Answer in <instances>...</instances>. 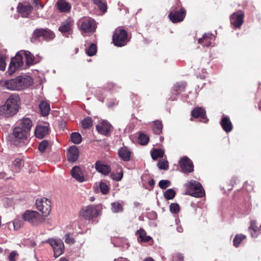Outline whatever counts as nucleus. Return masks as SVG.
Instances as JSON below:
<instances>
[{"label":"nucleus","instance_id":"1","mask_svg":"<svg viewBox=\"0 0 261 261\" xmlns=\"http://www.w3.org/2000/svg\"><path fill=\"white\" fill-rule=\"evenodd\" d=\"M20 98L18 95H11L5 104L0 107V115L4 117H10L15 115L18 111Z\"/></svg>","mask_w":261,"mask_h":261},{"label":"nucleus","instance_id":"2","mask_svg":"<svg viewBox=\"0 0 261 261\" xmlns=\"http://www.w3.org/2000/svg\"><path fill=\"white\" fill-rule=\"evenodd\" d=\"M33 84L32 78L30 76H19L16 79H11L1 82V84L6 89L11 90H21Z\"/></svg>","mask_w":261,"mask_h":261},{"label":"nucleus","instance_id":"3","mask_svg":"<svg viewBox=\"0 0 261 261\" xmlns=\"http://www.w3.org/2000/svg\"><path fill=\"white\" fill-rule=\"evenodd\" d=\"M187 193L195 197H202L205 195L204 190L201 184L197 181L192 180L185 184Z\"/></svg>","mask_w":261,"mask_h":261},{"label":"nucleus","instance_id":"4","mask_svg":"<svg viewBox=\"0 0 261 261\" xmlns=\"http://www.w3.org/2000/svg\"><path fill=\"white\" fill-rule=\"evenodd\" d=\"M23 219L29 222L32 225L37 226L45 220V218L35 211H26L22 215Z\"/></svg>","mask_w":261,"mask_h":261},{"label":"nucleus","instance_id":"5","mask_svg":"<svg viewBox=\"0 0 261 261\" xmlns=\"http://www.w3.org/2000/svg\"><path fill=\"white\" fill-rule=\"evenodd\" d=\"M80 29L84 33H91L95 31L96 22L95 20L88 17L81 18L78 21Z\"/></svg>","mask_w":261,"mask_h":261},{"label":"nucleus","instance_id":"6","mask_svg":"<svg viewBox=\"0 0 261 261\" xmlns=\"http://www.w3.org/2000/svg\"><path fill=\"white\" fill-rule=\"evenodd\" d=\"M128 41L127 34L124 30L118 28L115 30L113 36V42L115 46H124Z\"/></svg>","mask_w":261,"mask_h":261},{"label":"nucleus","instance_id":"7","mask_svg":"<svg viewBox=\"0 0 261 261\" xmlns=\"http://www.w3.org/2000/svg\"><path fill=\"white\" fill-rule=\"evenodd\" d=\"M36 208L42 213L43 217H47L51 211V202L45 197L38 198L36 201Z\"/></svg>","mask_w":261,"mask_h":261},{"label":"nucleus","instance_id":"8","mask_svg":"<svg viewBox=\"0 0 261 261\" xmlns=\"http://www.w3.org/2000/svg\"><path fill=\"white\" fill-rule=\"evenodd\" d=\"M23 55L22 50L18 52L15 57L13 58L9 65L8 72L12 75L17 69L21 68L23 65Z\"/></svg>","mask_w":261,"mask_h":261},{"label":"nucleus","instance_id":"9","mask_svg":"<svg viewBox=\"0 0 261 261\" xmlns=\"http://www.w3.org/2000/svg\"><path fill=\"white\" fill-rule=\"evenodd\" d=\"M98 205H90L83 207L81 211V215L87 220H91L99 215Z\"/></svg>","mask_w":261,"mask_h":261},{"label":"nucleus","instance_id":"10","mask_svg":"<svg viewBox=\"0 0 261 261\" xmlns=\"http://www.w3.org/2000/svg\"><path fill=\"white\" fill-rule=\"evenodd\" d=\"M47 242L52 247L55 257H58L63 253L64 245L62 240L50 239L48 240Z\"/></svg>","mask_w":261,"mask_h":261},{"label":"nucleus","instance_id":"11","mask_svg":"<svg viewBox=\"0 0 261 261\" xmlns=\"http://www.w3.org/2000/svg\"><path fill=\"white\" fill-rule=\"evenodd\" d=\"M186 14V11L184 8H181L178 10L172 8L168 17L173 23H177L182 21Z\"/></svg>","mask_w":261,"mask_h":261},{"label":"nucleus","instance_id":"12","mask_svg":"<svg viewBox=\"0 0 261 261\" xmlns=\"http://www.w3.org/2000/svg\"><path fill=\"white\" fill-rule=\"evenodd\" d=\"M244 12L241 10L238 11L231 15L230 17V23L234 28H240L244 22Z\"/></svg>","mask_w":261,"mask_h":261},{"label":"nucleus","instance_id":"13","mask_svg":"<svg viewBox=\"0 0 261 261\" xmlns=\"http://www.w3.org/2000/svg\"><path fill=\"white\" fill-rule=\"evenodd\" d=\"M12 135L15 141L21 142L28 139L29 134L23 128L17 126L14 128Z\"/></svg>","mask_w":261,"mask_h":261},{"label":"nucleus","instance_id":"14","mask_svg":"<svg viewBox=\"0 0 261 261\" xmlns=\"http://www.w3.org/2000/svg\"><path fill=\"white\" fill-rule=\"evenodd\" d=\"M179 165L182 172L185 173H190L194 170L193 163L187 156H184L180 160Z\"/></svg>","mask_w":261,"mask_h":261},{"label":"nucleus","instance_id":"15","mask_svg":"<svg viewBox=\"0 0 261 261\" xmlns=\"http://www.w3.org/2000/svg\"><path fill=\"white\" fill-rule=\"evenodd\" d=\"M33 34L36 37H42L47 41L53 39L55 37L54 33L47 29H36L34 31Z\"/></svg>","mask_w":261,"mask_h":261},{"label":"nucleus","instance_id":"16","mask_svg":"<svg viewBox=\"0 0 261 261\" xmlns=\"http://www.w3.org/2000/svg\"><path fill=\"white\" fill-rule=\"evenodd\" d=\"M215 39V36L212 33H205L202 38L199 39L198 42L203 46L209 47L212 44Z\"/></svg>","mask_w":261,"mask_h":261},{"label":"nucleus","instance_id":"17","mask_svg":"<svg viewBox=\"0 0 261 261\" xmlns=\"http://www.w3.org/2000/svg\"><path fill=\"white\" fill-rule=\"evenodd\" d=\"M71 175L73 178L79 182L81 183L85 181V177L83 172L79 166H75L72 168Z\"/></svg>","mask_w":261,"mask_h":261},{"label":"nucleus","instance_id":"18","mask_svg":"<svg viewBox=\"0 0 261 261\" xmlns=\"http://www.w3.org/2000/svg\"><path fill=\"white\" fill-rule=\"evenodd\" d=\"M33 9V7L30 5H23L21 3H19L17 7L18 13L23 17H28Z\"/></svg>","mask_w":261,"mask_h":261},{"label":"nucleus","instance_id":"19","mask_svg":"<svg viewBox=\"0 0 261 261\" xmlns=\"http://www.w3.org/2000/svg\"><path fill=\"white\" fill-rule=\"evenodd\" d=\"M48 131L49 128L47 125H37L35 130V135L37 138L42 139L48 133Z\"/></svg>","mask_w":261,"mask_h":261},{"label":"nucleus","instance_id":"20","mask_svg":"<svg viewBox=\"0 0 261 261\" xmlns=\"http://www.w3.org/2000/svg\"><path fill=\"white\" fill-rule=\"evenodd\" d=\"M67 158L71 162H75L79 158V151L77 146L73 145L69 147L68 151Z\"/></svg>","mask_w":261,"mask_h":261},{"label":"nucleus","instance_id":"21","mask_svg":"<svg viewBox=\"0 0 261 261\" xmlns=\"http://www.w3.org/2000/svg\"><path fill=\"white\" fill-rule=\"evenodd\" d=\"M111 125L107 121H102L100 124L97 125L96 127V130L99 133L107 135L111 130Z\"/></svg>","mask_w":261,"mask_h":261},{"label":"nucleus","instance_id":"22","mask_svg":"<svg viewBox=\"0 0 261 261\" xmlns=\"http://www.w3.org/2000/svg\"><path fill=\"white\" fill-rule=\"evenodd\" d=\"M18 126L21 128H23V129L30 134L33 126V123L30 118L24 117L19 120Z\"/></svg>","mask_w":261,"mask_h":261},{"label":"nucleus","instance_id":"23","mask_svg":"<svg viewBox=\"0 0 261 261\" xmlns=\"http://www.w3.org/2000/svg\"><path fill=\"white\" fill-rule=\"evenodd\" d=\"M192 116L194 118H200L203 119V122L206 123L208 119L206 118V114L205 110L200 107H197L195 108L191 113Z\"/></svg>","mask_w":261,"mask_h":261},{"label":"nucleus","instance_id":"24","mask_svg":"<svg viewBox=\"0 0 261 261\" xmlns=\"http://www.w3.org/2000/svg\"><path fill=\"white\" fill-rule=\"evenodd\" d=\"M95 169L97 172L103 175H108L111 171L109 166L102 164L100 161L96 162Z\"/></svg>","mask_w":261,"mask_h":261},{"label":"nucleus","instance_id":"25","mask_svg":"<svg viewBox=\"0 0 261 261\" xmlns=\"http://www.w3.org/2000/svg\"><path fill=\"white\" fill-rule=\"evenodd\" d=\"M118 154L120 158L124 161L127 162L130 159L131 152L127 147H121L118 151Z\"/></svg>","mask_w":261,"mask_h":261},{"label":"nucleus","instance_id":"26","mask_svg":"<svg viewBox=\"0 0 261 261\" xmlns=\"http://www.w3.org/2000/svg\"><path fill=\"white\" fill-rule=\"evenodd\" d=\"M221 125L226 133L230 132L232 129V124L229 118L226 116H223L221 121Z\"/></svg>","mask_w":261,"mask_h":261},{"label":"nucleus","instance_id":"27","mask_svg":"<svg viewBox=\"0 0 261 261\" xmlns=\"http://www.w3.org/2000/svg\"><path fill=\"white\" fill-rule=\"evenodd\" d=\"M27 65H30L38 63L40 60H37L35 57L28 51L22 50Z\"/></svg>","mask_w":261,"mask_h":261},{"label":"nucleus","instance_id":"28","mask_svg":"<svg viewBox=\"0 0 261 261\" xmlns=\"http://www.w3.org/2000/svg\"><path fill=\"white\" fill-rule=\"evenodd\" d=\"M57 6L61 12H69L71 7L70 4L65 0H59L57 3Z\"/></svg>","mask_w":261,"mask_h":261},{"label":"nucleus","instance_id":"29","mask_svg":"<svg viewBox=\"0 0 261 261\" xmlns=\"http://www.w3.org/2000/svg\"><path fill=\"white\" fill-rule=\"evenodd\" d=\"M72 25V20L70 18H68L61 23V26L59 28V30L62 33L68 32L71 30Z\"/></svg>","mask_w":261,"mask_h":261},{"label":"nucleus","instance_id":"30","mask_svg":"<svg viewBox=\"0 0 261 261\" xmlns=\"http://www.w3.org/2000/svg\"><path fill=\"white\" fill-rule=\"evenodd\" d=\"M39 107L42 116H45L48 115L50 110L49 103L42 101L39 104Z\"/></svg>","mask_w":261,"mask_h":261},{"label":"nucleus","instance_id":"31","mask_svg":"<svg viewBox=\"0 0 261 261\" xmlns=\"http://www.w3.org/2000/svg\"><path fill=\"white\" fill-rule=\"evenodd\" d=\"M249 230L253 238H256L258 235L259 229L256 225V222L252 220L250 222V225L249 227Z\"/></svg>","mask_w":261,"mask_h":261},{"label":"nucleus","instance_id":"32","mask_svg":"<svg viewBox=\"0 0 261 261\" xmlns=\"http://www.w3.org/2000/svg\"><path fill=\"white\" fill-rule=\"evenodd\" d=\"M163 124L162 121L155 120L153 121V131L156 134H160L162 132Z\"/></svg>","mask_w":261,"mask_h":261},{"label":"nucleus","instance_id":"33","mask_svg":"<svg viewBox=\"0 0 261 261\" xmlns=\"http://www.w3.org/2000/svg\"><path fill=\"white\" fill-rule=\"evenodd\" d=\"M164 151L161 149H154L151 152V157L153 160H155L159 158L163 157Z\"/></svg>","mask_w":261,"mask_h":261},{"label":"nucleus","instance_id":"34","mask_svg":"<svg viewBox=\"0 0 261 261\" xmlns=\"http://www.w3.org/2000/svg\"><path fill=\"white\" fill-rule=\"evenodd\" d=\"M97 53V46L95 44H91L86 50V54L90 57L93 56Z\"/></svg>","mask_w":261,"mask_h":261},{"label":"nucleus","instance_id":"35","mask_svg":"<svg viewBox=\"0 0 261 261\" xmlns=\"http://www.w3.org/2000/svg\"><path fill=\"white\" fill-rule=\"evenodd\" d=\"M71 141L75 144H79L82 141V137L80 133H72L70 136Z\"/></svg>","mask_w":261,"mask_h":261},{"label":"nucleus","instance_id":"36","mask_svg":"<svg viewBox=\"0 0 261 261\" xmlns=\"http://www.w3.org/2000/svg\"><path fill=\"white\" fill-rule=\"evenodd\" d=\"M112 211L113 213H116L122 211V204L119 202H115L111 203Z\"/></svg>","mask_w":261,"mask_h":261},{"label":"nucleus","instance_id":"37","mask_svg":"<svg viewBox=\"0 0 261 261\" xmlns=\"http://www.w3.org/2000/svg\"><path fill=\"white\" fill-rule=\"evenodd\" d=\"M137 234L139 236L142 242H148L151 239L150 236H146L145 231L142 229L138 230L137 231Z\"/></svg>","mask_w":261,"mask_h":261},{"label":"nucleus","instance_id":"38","mask_svg":"<svg viewBox=\"0 0 261 261\" xmlns=\"http://www.w3.org/2000/svg\"><path fill=\"white\" fill-rule=\"evenodd\" d=\"M186 86V83L184 82L177 83L173 86V91L176 93H179L184 91Z\"/></svg>","mask_w":261,"mask_h":261},{"label":"nucleus","instance_id":"39","mask_svg":"<svg viewBox=\"0 0 261 261\" xmlns=\"http://www.w3.org/2000/svg\"><path fill=\"white\" fill-rule=\"evenodd\" d=\"M245 238H246L245 236H244L243 234H237L234 237L233 240V245L236 247H239V246L240 245L241 243L242 242V241L243 240H244L245 239Z\"/></svg>","mask_w":261,"mask_h":261},{"label":"nucleus","instance_id":"40","mask_svg":"<svg viewBox=\"0 0 261 261\" xmlns=\"http://www.w3.org/2000/svg\"><path fill=\"white\" fill-rule=\"evenodd\" d=\"M94 3L97 6L102 12H105L107 11V7L105 2L101 0H94Z\"/></svg>","mask_w":261,"mask_h":261},{"label":"nucleus","instance_id":"41","mask_svg":"<svg viewBox=\"0 0 261 261\" xmlns=\"http://www.w3.org/2000/svg\"><path fill=\"white\" fill-rule=\"evenodd\" d=\"M148 141L149 137L147 135L143 133L140 134L138 137V141L140 144L143 145H146L148 143Z\"/></svg>","mask_w":261,"mask_h":261},{"label":"nucleus","instance_id":"42","mask_svg":"<svg viewBox=\"0 0 261 261\" xmlns=\"http://www.w3.org/2000/svg\"><path fill=\"white\" fill-rule=\"evenodd\" d=\"M93 121L91 117H87L82 121V125L83 128L86 129L89 128L92 125Z\"/></svg>","mask_w":261,"mask_h":261},{"label":"nucleus","instance_id":"43","mask_svg":"<svg viewBox=\"0 0 261 261\" xmlns=\"http://www.w3.org/2000/svg\"><path fill=\"white\" fill-rule=\"evenodd\" d=\"M159 169L167 170L169 168L168 162L165 159L160 160L157 164Z\"/></svg>","mask_w":261,"mask_h":261},{"label":"nucleus","instance_id":"44","mask_svg":"<svg viewBox=\"0 0 261 261\" xmlns=\"http://www.w3.org/2000/svg\"><path fill=\"white\" fill-rule=\"evenodd\" d=\"M49 147V143L48 141L44 140L41 141L38 146V149L41 152H44Z\"/></svg>","mask_w":261,"mask_h":261},{"label":"nucleus","instance_id":"45","mask_svg":"<svg viewBox=\"0 0 261 261\" xmlns=\"http://www.w3.org/2000/svg\"><path fill=\"white\" fill-rule=\"evenodd\" d=\"M175 195V192L172 189H169L164 193V197L167 200L172 199Z\"/></svg>","mask_w":261,"mask_h":261},{"label":"nucleus","instance_id":"46","mask_svg":"<svg viewBox=\"0 0 261 261\" xmlns=\"http://www.w3.org/2000/svg\"><path fill=\"white\" fill-rule=\"evenodd\" d=\"M123 172L121 170L119 172L117 173H113L111 174V177L113 179V180L119 181H120L123 177Z\"/></svg>","mask_w":261,"mask_h":261},{"label":"nucleus","instance_id":"47","mask_svg":"<svg viewBox=\"0 0 261 261\" xmlns=\"http://www.w3.org/2000/svg\"><path fill=\"white\" fill-rule=\"evenodd\" d=\"M13 225L14 227V229L15 230H17L23 226V222L20 219L16 218L14 219V220L13 221Z\"/></svg>","mask_w":261,"mask_h":261},{"label":"nucleus","instance_id":"48","mask_svg":"<svg viewBox=\"0 0 261 261\" xmlns=\"http://www.w3.org/2000/svg\"><path fill=\"white\" fill-rule=\"evenodd\" d=\"M99 186L100 191L103 194H107L109 192L110 189L105 182H100Z\"/></svg>","mask_w":261,"mask_h":261},{"label":"nucleus","instance_id":"49","mask_svg":"<svg viewBox=\"0 0 261 261\" xmlns=\"http://www.w3.org/2000/svg\"><path fill=\"white\" fill-rule=\"evenodd\" d=\"M170 185L171 182L168 180H161L159 183V186L162 189H165Z\"/></svg>","mask_w":261,"mask_h":261},{"label":"nucleus","instance_id":"50","mask_svg":"<svg viewBox=\"0 0 261 261\" xmlns=\"http://www.w3.org/2000/svg\"><path fill=\"white\" fill-rule=\"evenodd\" d=\"M170 211L172 213H177L179 211V205L175 203H171L170 205Z\"/></svg>","mask_w":261,"mask_h":261},{"label":"nucleus","instance_id":"51","mask_svg":"<svg viewBox=\"0 0 261 261\" xmlns=\"http://www.w3.org/2000/svg\"><path fill=\"white\" fill-rule=\"evenodd\" d=\"M18 254L15 251H12L8 256L9 261H16V258L18 257Z\"/></svg>","mask_w":261,"mask_h":261},{"label":"nucleus","instance_id":"52","mask_svg":"<svg viewBox=\"0 0 261 261\" xmlns=\"http://www.w3.org/2000/svg\"><path fill=\"white\" fill-rule=\"evenodd\" d=\"M65 242L67 244H72L74 243V240L70 237V234L66 233L65 235Z\"/></svg>","mask_w":261,"mask_h":261},{"label":"nucleus","instance_id":"53","mask_svg":"<svg viewBox=\"0 0 261 261\" xmlns=\"http://www.w3.org/2000/svg\"><path fill=\"white\" fill-rule=\"evenodd\" d=\"M6 68L5 59L3 57H0V70L4 71Z\"/></svg>","mask_w":261,"mask_h":261},{"label":"nucleus","instance_id":"54","mask_svg":"<svg viewBox=\"0 0 261 261\" xmlns=\"http://www.w3.org/2000/svg\"><path fill=\"white\" fill-rule=\"evenodd\" d=\"M14 165L18 169L20 168L22 166V160L19 159H16L14 162Z\"/></svg>","mask_w":261,"mask_h":261},{"label":"nucleus","instance_id":"55","mask_svg":"<svg viewBox=\"0 0 261 261\" xmlns=\"http://www.w3.org/2000/svg\"><path fill=\"white\" fill-rule=\"evenodd\" d=\"M173 259L175 260L177 259V261H183L184 257L182 254L180 253H177L174 256Z\"/></svg>","mask_w":261,"mask_h":261},{"label":"nucleus","instance_id":"56","mask_svg":"<svg viewBox=\"0 0 261 261\" xmlns=\"http://www.w3.org/2000/svg\"><path fill=\"white\" fill-rule=\"evenodd\" d=\"M34 4L37 7V8H43L44 6L41 4L38 0H34Z\"/></svg>","mask_w":261,"mask_h":261},{"label":"nucleus","instance_id":"57","mask_svg":"<svg viewBox=\"0 0 261 261\" xmlns=\"http://www.w3.org/2000/svg\"><path fill=\"white\" fill-rule=\"evenodd\" d=\"M154 184H155V181H154V180L153 179H150V180L148 181V184H149V186H150L151 187H153V186H154Z\"/></svg>","mask_w":261,"mask_h":261},{"label":"nucleus","instance_id":"58","mask_svg":"<svg viewBox=\"0 0 261 261\" xmlns=\"http://www.w3.org/2000/svg\"><path fill=\"white\" fill-rule=\"evenodd\" d=\"M176 230L179 232H181L183 231L182 228L181 226H179L177 227Z\"/></svg>","mask_w":261,"mask_h":261},{"label":"nucleus","instance_id":"59","mask_svg":"<svg viewBox=\"0 0 261 261\" xmlns=\"http://www.w3.org/2000/svg\"><path fill=\"white\" fill-rule=\"evenodd\" d=\"M143 261H154L151 257H147L144 259Z\"/></svg>","mask_w":261,"mask_h":261},{"label":"nucleus","instance_id":"60","mask_svg":"<svg viewBox=\"0 0 261 261\" xmlns=\"http://www.w3.org/2000/svg\"><path fill=\"white\" fill-rule=\"evenodd\" d=\"M5 175H6L5 173L1 172L0 173V178L2 179V178H5Z\"/></svg>","mask_w":261,"mask_h":261},{"label":"nucleus","instance_id":"61","mask_svg":"<svg viewBox=\"0 0 261 261\" xmlns=\"http://www.w3.org/2000/svg\"><path fill=\"white\" fill-rule=\"evenodd\" d=\"M60 261H69L67 258L65 257H62L60 258Z\"/></svg>","mask_w":261,"mask_h":261},{"label":"nucleus","instance_id":"62","mask_svg":"<svg viewBox=\"0 0 261 261\" xmlns=\"http://www.w3.org/2000/svg\"><path fill=\"white\" fill-rule=\"evenodd\" d=\"M170 98L172 100H175V99H176V98L175 97H173L172 96H171Z\"/></svg>","mask_w":261,"mask_h":261},{"label":"nucleus","instance_id":"63","mask_svg":"<svg viewBox=\"0 0 261 261\" xmlns=\"http://www.w3.org/2000/svg\"><path fill=\"white\" fill-rule=\"evenodd\" d=\"M3 251V249L0 247V253H2Z\"/></svg>","mask_w":261,"mask_h":261},{"label":"nucleus","instance_id":"64","mask_svg":"<svg viewBox=\"0 0 261 261\" xmlns=\"http://www.w3.org/2000/svg\"><path fill=\"white\" fill-rule=\"evenodd\" d=\"M163 138H162V137L160 138V140L162 141L163 140Z\"/></svg>","mask_w":261,"mask_h":261}]
</instances>
